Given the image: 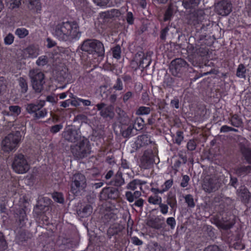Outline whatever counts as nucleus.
<instances>
[{"label":"nucleus","instance_id":"obj_1","mask_svg":"<svg viewBox=\"0 0 251 251\" xmlns=\"http://www.w3.org/2000/svg\"><path fill=\"white\" fill-rule=\"evenodd\" d=\"M52 33L58 40L63 41L78 40L80 36L78 25L74 21L58 23L53 28Z\"/></svg>","mask_w":251,"mask_h":251},{"label":"nucleus","instance_id":"obj_2","mask_svg":"<svg viewBox=\"0 0 251 251\" xmlns=\"http://www.w3.org/2000/svg\"><path fill=\"white\" fill-rule=\"evenodd\" d=\"M21 140V135L20 132L17 131L8 134L1 141V150L6 152L15 151Z\"/></svg>","mask_w":251,"mask_h":251},{"label":"nucleus","instance_id":"obj_3","mask_svg":"<svg viewBox=\"0 0 251 251\" xmlns=\"http://www.w3.org/2000/svg\"><path fill=\"white\" fill-rule=\"evenodd\" d=\"M82 50L89 54L96 53L98 56H102L104 53L103 45L96 40H87L81 45Z\"/></svg>","mask_w":251,"mask_h":251},{"label":"nucleus","instance_id":"obj_4","mask_svg":"<svg viewBox=\"0 0 251 251\" xmlns=\"http://www.w3.org/2000/svg\"><path fill=\"white\" fill-rule=\"evenodd\" d=\"M13 171L19 174L27 173L30 169V166L27 158L22 154L15 155L12 164Z\"/></svg>","mask_w":251,"mask_h":251},{"label":"nucleus","instance_id":"obj_5","mask_svg":"<svg viewBox=\"0 0 251 251\" xmlns=\"http://www.w3.org/2000/svg\"><path fill=\"white\" fill-rule=\"evenodd\" d=\"M76 144L72 147V152L74 155L77 158H82L86 156L90 153V148L89 141L84 137L76 142Z\"/></svg>","mask_w":251,"mask_h":251},{"label":"nucleus","instance_id":"obj_6","mask_svg":"<svg viewBox=\"0 0 251 251\" xmlns=\"http://www.w3.org/2000/svg\"><path fill=\"white\" fill-rule=\"evenodd\" d=\"M85 176L80 174H75L72 177L71 192L75 195H78L86 187Z\"/></svg>","mask_w":251,"mask_h":251},{"label":"nucleus","instance_id":"obj_7","mask_svg":"<svg viewBox=\"0 0 251 251\" xmlns=\"http://www.w3.org/2000/svg\"><path fill=\"white\" fill-rule=\"evenodd\" d=\"M29 76L31 80L33 88L35 91L40 92L45 82L44 74L38 70H32L30 71Z\"/></svg>","mask_w":251,"mask_h":251},{"label":"nucleus","instance_id":"obj_8","mask_svg":"<svg viewBox=\"0 0 251 251\" xmlns=\"http://www.w3.org/2000/svg\"><path fill=\"white\" fill-rule=\"evenodd\" d=\"M63 136L66 140L73 143L78 142L83 137L81 136L78 130L74 129L70 127L65 129L63 132Z\"/></svg>","mask_w":251,"mask_h":251},{"label":"nucleus","instance_id":"obj_9","mask_svg":"<svg viewBox=\"0 0 251 251\" xmlns=\"http://www.w3.org/2000/svg\"><path fill=\"white\" fill-rule=\"evenodd\" d=\"M40 52V50L38 46L30 45L23 51V57L26 58H35L37 57Z\"/></svg>","mask_w":251,"mask_h":251},{"label":"nucleus","instance_id":"obj_10","mask_svg":"<svg viewBox=\"0 0 251 251\" xmlns=\"http://www.w3.org/2000/svg\"><path fill=\"white\" fill-rule=\"evenodd\" d=\"M216 12L222 16H226L231 11V5L227 1H222L215 6Z\"/></svg>","mask_w":251,"mask_h":251},{"label":"nucleus","instance_id":"obj_11","mask_svg":"<svg viewBox=\"0 0 251 251\" xmlns=\"http://www.w3.org/2000/svg\"><path fill=\"white\" fill-rule=\"evenodd\" d=\"M96 107L99 111H100V115L103 118H112L113 117V107L112 105L106 106L103 102L98 103Z\"/></svg>","mask_w":251,"mask_h":251},{"label":"nucleus","instance_id":"obj_12","mask_svg":"<svg viewBox=\"0 0 251 251\" xmlns=\"http://www.w3.org/2000/svg\"><path fill=\"white\" fill-rule=\"evenodd\" d=\"M218 187L217 180L213 178H205L202 185L203 190L208 193L215 191Z\"/></svg>","mask_w":251,"mask_h":251},{"label":"nucleus","instance_id":"obj_13","mask_svg":"<svg viewBox=\"0 0 251 251\" xmlns=\"http://www.w3.org/2000/svg\"><path fill=\"white\" fill-rule=\"evenodd\" d=\"M118 196V191L109 188H103L100 193V198L103 199H115Z\"/></svg>","mask_w":251,"mask_h":251},{"label":"nucleus","instance_id":"obj_14","mask_svg":"<svg viewBox=\"0 0 251 251\" xmlns=\"http://www.w3.org/2000/svg\"><path fill=\"white\" fill-rule=\"evenodd\" d=\"M45 102L43 101H41L40 103L37 104H28L26 106V110L29 114H33L34 115L37 111L39 110L45 105Z\"/></svg>","mask_w":251,"mask_h":251},{"label":"nucleus","instance_id":"obj_15","mask_svg":"<svg viewBox=\"0 0 251 251\" xmlns=\"http://www.w3.org/2000/svg\"><path fill=\"white\" fill-rule=\"evenodd\" d=\"M146 183L139 179H134L130 182L126 186V188L132 191H134L138 188L141 190L142 189V186Z\"/></svg>","mask_w":251,"mask_h":251},{"label":"nucleus","instance_id":"obj_16","mask_svg":"<svg viewBox=\"0 0 251 251\" xmlns=\"http://www.w3.org/2000/svg\"><path fill=\"white\" fill-rule=\"evenodd\" d=\"M141 195V192L139 191H135L134 192L127 191L125 194L126 198L129 202H132L134 200L139 199Z\"/></svg>","mask_w":251,"mask_h":251},{"label":"nucleus","instance_id":"obj_17","mask_svg":"<svg viewBox=\"0 0 251 251\" xmlns=\"http://www.w3.org/2000/svg\"><path fill=\"white\" fill-rule=\"evenodd\" d=\"M150 143V138L147 135H142L138 137L135 141L137 148H140L148 145Z\"/></svg>","mask_w":251,"mask_h":251},{"label":"nucleus","instance_id":"obj_18","mask_svg":"<svg viewBox=\"0 0 251 251\" xmlns=\"http://www.w3.org/2000/svg\"><path fill=\"white\" fill-rule=\"evenodd\" d=\"M93 211L92 207L90 205H86L82 210L77 211V214L81 218L87 217L90 216Z\"/></svg>","mask_w":251,"mask_h":251},{"label":"nucleus","instance_id":"obj_19","mask_svg":"<svg viewBox=\"0 0 251 251\" xmlns=\"http://www.w3.org/2000/svg\"><path fill=\"white\" fill-rule=\"evenodd\" d=\"M28 8L34 11L38 12L41 10V6L40 0H28Z\"/></svg>","mask_w":251,"mask_h":251},{"label":"nucleus","instance_id":"obj_20","mask_svg":"<svg viewBox=\"0 0 251 251\" xmlns=\"http://www.w3.org/2000/svg\"><path fill=\"white\" fill-rule=\"evenodd\" d=\"M199 2L200 0H183L182 4L185 8L190 9L196 7Z\"/></svg>","mask_w":251,"mask_h":251},{"label":"nucleus","instance_id":"obj_21","mask_svg":"<svg viewBox=\"0 0 251 251\" xmlns=\"http://www.w3.org/2000/svg\"><path fill=\"white\" fill-rule=\"evenodd\" d=\"M148 201L153 205H158L162 201V198L158 195H151L149 197Z\"/></svg>","mask_w":251,"mask_h":251},{"label":"nucleus","instance_id":"obj_22","mask_svg":"<svg viewBox=\"0 0 251 251\" xmlns=\"http://www.w3.org/2000/svg\"><path fill=\"white\" fill-rule=\"evenodd\" d=\"M15 34L19 38L22 39L25 38L28 35L29 31L24 27H20L16 29Z\"/></svg>","mask_w":251,"mask_h":251},{"label":"nucleus","instance_id":"obj_23","mask_svg":"<svg viewBox=\"0 0 251 251\" xmlns=\"http://www.w3.org/2000/svg\"><path fill=\"white\" fill-rule=\"evenodd\" d=\"M186 64V61L180 58L176 59L171 62V66H174L176 70H179L180 68L184 67Z\"/></svg>","mask_w":251,"mask_h":251},{"label":"nucleus","instance_id":"obj_24","mask_svg":"<svg viewBox=\"0 0 251 251\" xmlns=\"http://www.w3.org/2000/svg\"><path fill=\"white\" fill-rule=\"evenodd\" d=\"M148 225L150 226L157 229L162 227V225L160 223V220L158 218L151 219L148 221Z\"/></svg>","mask_w":251,"mask_h":251},{"label":"nucleus","instance_id":"obj_25","mask_svg":"<svg viewBox=\"0 0 251 251\" xmlns=\"http://www.w3.org/2000/svg\"><path fill=\"white\" fill-rule=\"evenodd\" d=\"M124 183L125 181L122 177V173L118 172L113 181V185L116 186H120L124 184Z\"/></svg>","mask_w":251,"mask_h":251},{"label":"nucleus","instance_id":"obj_26","mask_svg":"<svg viewBox=\"0 0 251 251\" xmlns=\"http://www.w3.org/2000/svg\"><path fill=\"white\" fill-rule=\"evenodd\" d=\"M151 112V108L149 107L140 106L136 111V114L137 115H148Z\"/></svg>","mask_w":251,"mask_h":251},{"label":"nucleus","instance_id":"obj_27","mask_svg":"<svg viewBox=\"0 0 251 251\" xmlns=\"http://www.w3.org/2000/svg\"><path fill=\"white\" fill-rule=\"evenodd\" d=\"M49 62V58L46 55L40 56L36 61V64L38 66H44L47 65Z\"/></svg>","mask_w":251,"mask_h":251},{"label":"nucleus","instance_id":"obj_28","mask_svg":"<svg viewBox=\"0 0 251 251\" xmlns=\"http://www.w3.org/2000/svg\"><path fill=\"white\" fill-rule=\"evenodd\" d=\"M231 124L235 127H239L242 124V120L236 115H233L230 120Z\"/></svg>","mask_w":251,"mask_h":251},{"label":"nucleus","instance_id":"obj_29","mask_svg":"<svg viewBox=\"0 0 251 251\" xmlns=\"http://www.w3.org/2000/svg\"><path fill=\"white\" fill-rule=\"evenodd\" d=\"M167 204L169 205L172 209H176L177 205V201L175 196H169L167 200Z\"/></svg>","mask_w":251,"mask_h":251},{"label":"nucleus","instance_id":"obj_30","mask_svg":"<svg viewBox=\"0 0 251 251\" xmlns=\"http://www.w3.org/2000/svg\"><path fill=\"white\" fill-rule=\"evenodd\" d=\"M236 75L238 77L245 78L246 76V69L243 64H240L237 70Z\"/></svg>","mask_w":251,"mask_h":251},{"label":"nucleus","instance_id":"obj_31","mask_svg":"<svg viewBox=\"0 0 251 251\" xmlns=\"http://www.w3.org/2000/svg\"><path fill=\"white\" fill-rule=\"evenodd\" d=\"M184 199L188 207L191 208L195 207V203L193 197L191 195L188 194L186 195L184 197Z\"/></svg>","mask_w":251,"mask_h":251},{"label":"nucleus","instance_id":"obj_32","mask_svg":"<svg viewBox=\"0 0 251 251\" xmlns=\"http://www.w3.org/2000/svg\"><path fill=\"white\" fill-rule=\"evenodd\" d=\"M173 179H170L166 180L163 185H161V189L165 193L168 191L173 186Z\"/></svg>","mask_w":251,"mask_h":251},{"label":"nucleus","instance_id":"obj_33","mask_svg":"<svg viewBox=\"0 0 251 251\" xmlns=\"http://www.w3.org/2000/svg\"><path fill=\"white\" fill-rule=\"evenodd\" d=\"M18 81L21 92L24 93H25L27 90V85L25 79L23 77H20Z\"/></svg>","mask_w":251,"mask_h":251},{"label":"nucleus","instance_id":"obj_34","mask_svg":"<svg viewBox=\"0 0 251 251\" xmlns=\"http://www.w3.org/2000/svg\"><path fill=\"white\" fill-rule=\"evenodd\" d=\"M238 196L242 198L243 200H247L250 197V193L245 188H242L240 191H238Z\"/></svg>","mask_w":251,"mask_h":251},{"label":"nucleus","instance_id":"obj_35","mask_svg":"<svg viewBox=\"0 0 251 251\" xmlns=\"http://www.w3.org/2000/svg\"><path fill=\"white\" fill-rule=\"evenodd\" d=\"M47 110L45 108L42 109V108L35 113L34 117L36 119L43 118L47 116Z\"/></svg>","mask_w":251,"mask_h":251},{"label":"nucleus","instance_id":"obj_36","mask_svg":"<svg viewBox=\"0 0 251 251\" xmlns=\"http://www.w3.org/2000/svg\"><path fill=\"white\" fill-rule=\"evenodd\" d=\"M144 121L141 118H137L135 121L134 127L136 130H140L144 126Z\"/></svg>","mask_w":251,"mask_h":251},{"label":"nucleus","instance_id":"obj_37","mask_svg":"<svg viewBox=\"0 0 251 251\" xmlns=\"http://www.w3.org/2000/svg\"><path fill=\"white\" fill-rule=\"evenodd\" d=\"M112 53L113 57L119 59L121 57V48L119 46H116L114 47L112 49Z\"/></svg>","mask_w":251,"mask_h":251},{"label":"nucleus","instance_id":"obj_38","mask_svg":"<svg viewBox=\"0 0 251 251\" xmlns=\"http://www.w3.org/2000/svg\"><path fill=\"white\" fill-rule=\"evenodd\" d=\"M174 14V11L172 6H169L167 9L164 18V21L170 20Z\"/></svg>","mask_w":251,"mask_h":251},{"label":"nucleus","instance_id":"obj_39","mask_svg":"<svg viewBox=\"0 0 251 251\" xmlns=\"http://www.w3.org/2000/svg\"><path fill=\"white\" fill-rule=\"evenodd\" d=\"M9 111L15 116L19 115L21 112V109L17 105L10 106L9 107Z\"/></svg>","mask_w":251,"mask_h":251},{"label":"nucleus","instance_id":"obj_40","mask_svg":"<svg viewBox=\"0 0 251 251\" xmlns=\"http://www.w3.org/2000/svg\"><path fill=\"white\" fill-rule=\"evenodd\" d=\"M21 0H6L7 5L11 8H14L19 6Z\"/></svg>","mask_w":251,"mask_h":251},{"label":"nucleus","instance_id":"obj_41","mask_svg":"<svg viewBox=\"0 0 251 251\" xmlns=\"http://www.w3.org/2000/svg\"><path fill=\"white\" fill-rule=\"evenodd\" d=\"M14 40V36L12 33L8 34L4 38V43L6 45H11Z\"/></svg>","mask_w":251,"mask_h":251},{"label":"nucleus","instance_id":"obj_42","mask_svg":"<svg viewBox=\"0 0 251 251\" xmlns=\"http://www.w3.org/2000/svg\"><path fill=\"white\" fill-rule=\"evenodd\" d=\"M52 198L54 201L62 203L64 201V198L62 194L60 193H54L52 194Z\"/></svg>","mask_w":251,"mask_h":251},{"label":"nucleus","instance_id":"obj_43","mask_svg":"<svg viewBox=\"0 0 251 251\" xmlns=\"http://www.w3.org/2000/svg\"><path fill=\"white\" fill-rule=\"evenodd\" d=\"M113 88L117 91H122L123 88V83L120 78H118L113 86Z\"/></svg>","mask_w":251,"mask_h":251},{"label":"nucleus","instance_id":"obj_44","mask_svg":"<svg viewBox=\"0 0 251 251\" xmlns=\"http://www.w3.org/2000/svg\"><path fill=\"white\" fill-rule=\"evenodd\" d=\"M251 167L250 166H242L237 170V173L240 175H242L249 173Z\"/></svg>","mask_w":251,"mask_h":251},{"label":"nucleus","instance_id":"obj_45","mask_svg":"<svg viewBox=\"0 0 251 251\" xmlns=\"http://www.w3.org/2000/svg\"><path fill=\"white\" fill-rule=\"evenodd\" d=\"M159 207L160 212L163 215H166L169 210L168 204L162 203V201L159 204Z\"/></svg>","mask_w":251,"mask_h":251},{"label":"nucleus","instance_id":"obj_46","mask_svg":"<svg viewBox=\"0 0 251 251\" xmlns=\"http://www.w3.org/2000/svg\"><path fill=\"white\" fill-rule=\"evenodd\" d=\"M135 128L131 126H128L127 129L123 132V135L125 137H129L133 135L132 131Z\"/></svg>","mask_w":251,"mask_h":251},{"label":"nucleus","instance_id":"obj_47","mask_svg":"<svg viewBox=\"0 0 251 251\" xmlns=\"http://www.w3.org/2000/svg\"><path fill=\"white\" fill-rule=\"evenodd\" d=\"M166 223L167 225L169 226H170L171 228L172 229H174L176 225V222L175 220V219L173 217H169L167 219Z\"/></svg>","mask_w":251,"mask_h":251},{"label":"nucleus","instance_id":"obj_48","mask_svg":"<svg viewBox=\"0 0 251 251\" xmlns=\"http://www.w3.org/2000/svg\"><path fill=\"white\" fill-rule=\"evenodd\" d=\"M76 102L79 105V103H82L84 106H90L91 104V102L89 100H84L81 98H77L76 100Z\"/></svg>","mask_w":251,"mask_h":251},{"label":"nucleus","instance_id":"obj_49","mask_svg":"<svg viewBox=\"0 0 251 251\" xmlns=\"http://www.w3.org/2000/svg\"><path fill=\"white\" fill-rule=\"evenodd\" d=\"M190 180V178L187 175H184L180 183V186L182 187H186Z\"/></svg>","mask_w":251,"mask_h":251},{"label":"nucleus","instance_id":"obj_50","mask_svg":"<svg viewBox=\"0 0 251 251\" xmlns=\"http://www.w3.org/2000/svg\"><path fill=\"white\" fill-rule=\"evenodd\" d=\"M233 225V222L231 223H221L219 224V226L224 229L230 228Z\"/></svg>","mask_w":251,"mask_h":251},{"label":"nucleus","instance_id":"obj_51","mask_svg":"<svg viewBox=\"0 0 251 251\" xmlns=\"http://www.w3.org/2000/svg\"><path fill=\"white\" fill-rule=\"evenodd\" d=\"M183 139V136L182 133L180 131H177L176 132V135L175 138L176 143H177L178 145H179L181 144Z\"/></svg>","mask_w":251,"mask_h":251},{"label":"nucleus","instance_id":"obj_52","mask_svg":"<svg viewBox=\"0 0 251 251\" xmlns=\"http://www.w3.org/2000/svg\"><path fill=\"white\" fill-rule=\"evenodd\" d=\"M196 147V144L194 140H190L187 143V149L190 151H194Z\"/></svg>","mask_w":251,"mask_h":251},{"label":"nucleus","instance_id":"obj_53","mask_svg":"<svg viewBox=\"0 0 251 251\" xmlns=\"http://www.w3.org/2000/svg\"><path fill=\"white\" fill-rule=\"evenodd\" d=\"M0 247L3 250H5L6 248V243L1 233H0Z\"/></svg>","mask_w":251,"mask_h":251},{"label":"nucleus","instance_id":"obj_54","mask_svg":"<svg viewBox=\"0 0 251 251\" xmlns=\"http://www.w3.org/2000/svg\"><path fill=\"white\" fill-rule=\"evenodd\" d=\"M126 19L127 22L129 24L131 25L133 23L134 18H133V16L132 12H127V13L126 14Z\"/></svg>","mask_w":251,"mask_h":251},{"label":"nucleus","instance_id":"obj_55","mask_svg":"<svg viewBox=\"0 0 251 251\" xmlns=\"http://www.w3.org/2000/svg\"><path fill=\"white\" fill-rule=\"evenodd\" d=\"M133 93L131 91H128L126 93L123 97V100L124 102H126L132 96Z\"/></svg>","mask_w":251,"mask_h":251},{"label":"nucleus","instance_id":"obj_56","mask_svg":"<svg viewBox=\"0 0 251 251\" xmlns=\"http://www.w3.org/2000/svg\"><path fill=\"white\" fill-rule=\"evenodd\" d=\"M144 203V200L143 199L139 198L136 200L135 202L133 204V205H134L137 207H143Z\"/></svg>","mask_w":251,"mask_h":251},{"label":"nucleus","instance_id":"obj_57","mask_svg":"<svg viewBox=\"0 0 251 251\" xmlns=\"http://www.w3.org/2000/svg\"><path fill=\"white\" fill-rule=\"evenodd\" d=\"M131 239L132 243L135 245H141L143 244V242L137 237L133 236Z\"/></svg>","mask_w":251,"mask_h":251},{"label":"nucleus","instance_id":"obj_58","mask_svg":"<svg viewBox=\"0 0 251 251\" xmlns=\"http://www.w3.org/2000/svg\"><path fill=\"white\" fill-rule=\"evenodd\" d=\"M78 8L81 9L82 10H85L88 8V3L85 0H82V1L80 2V5L77 4Z\"/></svg>","mask_w":251,"mask_h":251},{"label":"nucleus","instance_id":"obj_59","mask_svg":"<svg viewBox=\"0 0 251 251\" xmlns=\"http://www.w3.org/2000/svg\"><path fill=\"white\" fill-rule=\"evenodd\" d=\"M63 127L61 125H56L52 126L51 131L53 133H56L58 132Z\"/></svg>","mask_w":251,"mask_h":251},{"label":"nucleus","instance_id":"obj_60","mask_svg":"<svg viewBox=\"0 0 251 251\" xmlns=\"http://www.w3.org/2000/svg\"><path fill=\"white\" fill-rule=\"evenodd\" d=\"M204 251H221L219 247L217 246H211L207 247Z\"/></svg>","mask_w":251,"mask_h":251},{"label":"nucleus","instance_id":"obj_61","mask_svg":"<svg viewBox=\"0 0 251 251\" xmlns=\"http://www.w3.org/2000/svg\"><path fill=\"white\" fill-rule=\"evenodd\" d=\"M171 104L173 107H174L176 108L177 109L179 108V101L177 99L172 100Z\"/></svg>","mask_w":251,"mask_h":251},{"label":"nucleus","instance_id":"obj_62","mask_svg":"<svg viewBox=\"0 0 251 251\" xmlns=\"http://www.w3.org/2000/svg\"><path fill=\"white\" fill-rule=\"evenodd\" d=\"M231 127L227 126H223L221 127L220 131L221 132H226L230 131Z\"/></svg>","mask_w":251,"mask_h":251},{"label":"nucleus","instance_id":"obj_63","mask_svg":"<svg viewBox=\"0 0 251 251\" xmlns=\"http://www.w3.org/2000/svg\"><path fill=\"white\" fill-rule=\"evenodd\" d=\"M151 191L155 194H162L164 193L162 189H159L158 188H151Z\"/></svg>","mask_w":251,"mask_h":251},{"label":"nucleus","instance_id":"obj_64","mask_svg":"<svg viewBox=\"0 0 251 251\" xmlns=\"http://www.w3.org/2000/svg\"><path fill=\"white\" fill-rule=\"evenodd\" d=\"M47 46L48 48H52L55 45V42L50 38H48L47 40Z\"/></svg>","mask_w":251,"mask_h":251}]
</instances>
